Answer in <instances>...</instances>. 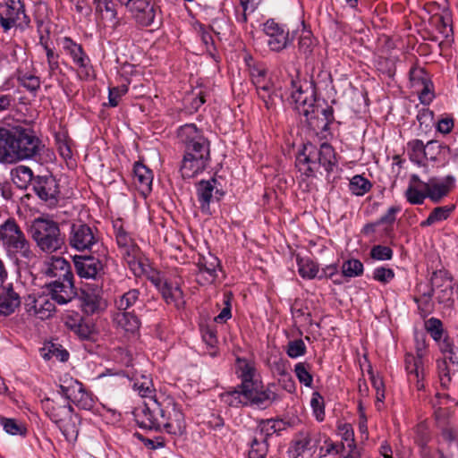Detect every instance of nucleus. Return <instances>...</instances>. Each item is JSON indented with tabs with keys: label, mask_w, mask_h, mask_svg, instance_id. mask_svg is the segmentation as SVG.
Wrapping results in <instances>:
<instances>
[{
	"label": "nucleus",
	"mask_w": 458,
	"mask_h": 458,
	"mask_svg": "<svg viewBox=\"0 0 458 458\" xmlns=\"http://www.w3.org/2000/svg\"><path fill=\"white\" fill-rule=\"evenodd\" d=\"M54 153L46 148L30 127L0 128V163L16 164L33 159L43 162L44 157L52 158Z\"/></svg>",
	"instance_id": "1"
},
{
	"label": "nucleus",
	"mask_w": 458,
	"mask_h": 458,
	"mask_svg": "<svg viewBox=\"0 0 458 458\" xmlns=\"http://www.w3.org/2000/svg\"><path fill=\"white\" fill-rule=\"evenodd\" d=\"M177 138L183 148L181 174L183 179L194 178L209 165L210 141L194 123L180 126Z\"/></svg>",
	"instance_id": "2"
},
{
	"label": "nucleus",
	"mask_w": 458,
	"mask_h": 458,
	"mask_svg": "<svg viewBox=\"0 0 458 458\" xmlns=\"http://www.w3.org/2000/svg\"><path fill=\"white\" fill-rule=\"evenodd\" d=\"M291 103L294 110L305 118L314 130L327 131L334 121L331 106L321 108L316 98L315 88L308 81L292 80Z\"/></svg>",
	"instance_id": "3"
},
{
	"label": "nucleus",
	"mask_w": 458,
	"mask_h": 458,
	"mask_svg": "<svg viewBox=\"0 0 458 458\" xmlns=\"http://www.w3.org/2000/svg\"><path fill=\"white\" fill-rule=\"evenodd\" d=\"M0 244L6 256L18 266H28L36 259L30 241L14 218L0 225Z\"/></svg>",
	"instance_id": "4"
},
{
	"label": "nucleus",
	"mask_w": 458,
	"mask_h": 458,
	"mask_svg": "<svg viewBox=\"0 0 458 458\" xmlns=\"http://www.w3.org/2000/svg\"><path fill=\"white\" fill-rule=\"evenodd\" d=\"M221 400L229 406H253L259 409H267L275 402L280 400L276 391V386L268 384L266 387L260 381L247 385L244 389L232 388L220 394Z\"/></svg>",
	"instance_id": "5"
},
{
	"label": "nucleus",
	"mask_w": 458,
	"mask_h": 458,
	"mask_svg": "<svg viewBox=\"0 0 458 458\" xmlns=\"http://www.w3.org/2000/svg\"><path fill=\"white\" fill-rule=\"evenodd\" d=\"M336 164L335 149L328 143H322L319 148L312 145L305 146L295 161L298 171L305 177H315L319 167H323L329 174Z\"/></svg>",
	"instance_id": "6"
},
{
	"label": "nucleus",
	"mask_w": 458,
	"mask_h": 458,
	"mask_svg": "<svg viewBox=\"0 0 458 458\" xmlns=\"http://www.w3.org/2000/svg\"><path fill=\"white\" fill-rule=\"evenodd\" d=\"M28 231L36 246L44 253L52 254L64 245V235L59 224L48 216L33 219Z\"/></svg>",
	"instance_id": "7"
},
{
	"label": "nucleus",
	"mask_w": 458,
	"mask_h": 458,
	"mask_svg": "<svg viewBox=\"0 0 458 458\" xmlns=\"http://www.w3.org/2000/svg\"><path fill=\"white\" fill-rule=\"evenodd\" d=\"M100 241V232L96 226L81 221L71 225L68 242L72 249L78 251L92 250L99 245Z\"/></svg>",
	"instance_id": "8"
},
{
	"label": "nucleus",
	"mask_w": 458,
	"mask_h": 458,
	"mask_svg": "<svg viewBox=\"0 0 458 458\" xmlns=\"http://www.w3.org/2000/svg\"><path fill=\"white\" fill-rule=\"evenodd\" d=\"M58 392L79 409L90 411L95 406L92 394L85 389L82 383L72 377L64 379Z\"/></svg>",
	"instance_id": "9"
},
{
	"label": "nucleus",
	"mask_w": 458,
	"mask_h": 458,
	"mask_svg": "<svg viewBox=\"0 0 458 458\" xmlns=\"http://www.w3.org/2000/svg\"><path fill=\"white\" fill-rule=\"evenodd\" d=\"M162 412H164L163 401L159 402L157 398H150L144 402L143 406L136 409L135 420L140 428L160 432Z\"/></svg>",
	"instance_id": "10"
},
{
	"label": "nucleus",
	"mask_w": 458,
	"mask_h": 458,
	"mask_svg": "<svg viewBox=\"0 0 458 458\" xmlns=\"http://www.w3.org/2000/svg\"><path fill=\"white\" fill-rule=\"evenodd\" d=\"M73 264L77 275L81 278L98 281L105 276L106 256L102 255H75Z\"/></svg>",
	"instance_id": "11"
},
{
	"label": "nucleus",
	"mask_w": 458,
	"mask_h": 458,
	"mask_svg": "<svg viewBox=\"0 0 458 458\" xmlns=\"http://www.w3.org/2000/svg\"><path fill=\"white\" fill-rule=\"evenodd\" d=\"M64 53L72 58L73 64L77 67V73L81 80H89L93 76V68L88 55L83 50L81 45L76 43L70 37H64L61 39Z\"/></svg>",
	"instance_id": "12"
},
{
	"label": "nucleus",
	"mask_w": 458,
	"mask_h": 458,
	"mask_svg": "<svg viewBox=\"0 0 458 458\" xmlns=\"http://www.w3.org/2000/svg\"><path fill=\"white\" fill-rule=\"evenodd\" d=\"M163 411L162 419H160L161 431L165 429L171 435H182L185 430L184 415L173 398H164Z\"/></svg>",
	"instance_id": "13"
},
{
	"label": "nucleus",
	"mask_w": 458,
	"mask_h": 458,
	"mask_svg": "<svg viewBox=\"0 0 458 458\" xmlns=\"http://www.w3.org/2000/svg\"><path fill=\"white\" fill-rule=\"evenodd\" d=\"M29 22L30 19L21 0H0V25L4 31Z\"/></svg>",
	"instance_id": "14"
},
{
	"label": "nucleus",
	"mask_w": 458,
	"mask_h": 458,
	"mask_svg": "<svg viewBox=\"0 0 458 458\" xmlns=\"http://www.w3.org/2000/svg\"><path fill=\"white\" fill-rule=\"evenodd\" d=\"M411 182L419 183L428 192V198L434 203L440 202L454 187L455 179L447 175L444 179L430 178L428 182H422L417 174L411 177Z\"/></svg>",
	"instance_id": "15"
},
{
	"label": "nucleus",
	"mask_w": 458,
	"mask_h": 458,
	"mask_svg": "<svg viewBox=\"0 0 458 458\" xmlns=\"http://www.w3.org/2000/svg\"><path fill=\"white\" fill-rule=\"evenodd\" d=\"M33 190L38 197L49 206L57 204L60 193L59 184L53 175L36 176L33 181Z\"/></svg>",
	"instance_id": "16"
},
{
	"label": "nucleus",
	"mask_w": 458,
	"mask_h": 458,
	"mask_svg": "<svg viewBox=\"0 0 458 458\" xmlns=\"http://www.w3.org/2000/svg\"><path fill=\"white\" fill-rule=\"evenodd\" d=\"M263 31L268 37L267 45L272 51L280 52L292 43L289 30L273 19H269L264 23Z\"/></svg>",
	"instance_id": "17"
},
{
	"label": "nucleus",
	"mask_w": 458,
	"mask_h": 458,
	"mask_svg": "<svg viewBox=\"0 0 458 458\" xmlns=\"http://www.w3.org/2000/svg\"><path fill=\"white\" fill-rule=\"evenodd\" d=\"M197 267L196 281L200 285H208L216 281L220 261L215 255L208 252L206 255H199Z\"/></svg>",
	"instance_id": "18"
},
{
	"label": "nucleus",
	"mask_w": 458,
	"mask_h": 458,
	"mask_svg": "<svg viewBox=\"0 0 458 458\" xmlns=\"http://www.w3.org/2000/svg\"><path fill=\"white\" fill-rule=\"evenodd\" d=\"M25 310L31 315L35 316L39 319H47L53 316L55 311V306L47 296L38 295H29L25 300Z\"/></svg>",
	"instance_id": "19"
},
{
	"label": "nucleus",
	"mask_w": 458,
	"mask_h": 458,
	"mask_svg": "<svg viewBox=\"0 0 458 458\" xmlns=\"http://www.w3.org/2000/svg\"><path fill=\"white\" fill-rule=\"evenodd\" d=\"M47 286L52 300L61 305L71 301L76 294L72 279L55 280L49 283Z\"/></svg>",
	"instance_id": "20"
},
{
	"label": "nucleus",
	"mask_w": 458,
	"mask_h": 458,
	"mask_svg": "<svg viewBox=\"0 0 458 458\" xmlns=\"http://www.w3.org/2000/svg\"><path fill=\"white\" fill-rule=\"evenodd\" d=\"M45 274L55 280L73 279L70 263L62 257H51L46 262Z\"/></svg>",
	"instance_id": "21"
},
{
	"label": "nucleus",
	"mask_w": 458,
	"mask_h": 458,
	"mask_svg": "<svg viewBox=\"0 0 458 458\" xmlns=\"http://www.w3.org/2000/svg\"><path fill=\"white\" fill-rule=\"evenodd\" d=\"M113 322L117 328L130 335L137 334L141 326L136 310H132L131 312H114Z\"/></svg>",
	"instance_id": "22"
},
{
	"label": "nucleus",
	"mask_w": 458,
	"mask_h": 458,
	"mask_svg": "<svg viewBox=\"0 0 458 458\" xmlns=\"http://www.w3.org/2000/svg\"><path fill=\"white\" fill-rule=\"evenodd\" d=\"M129 12L137 23L143 27L151 25L156 16L154 5L147 0H134Z\"/></svg>",
	"instance_id": "23"
},
{
	"label": "nucleus",
	"mask_w": 458,
	"mask_h": 458,
	"mask_svg": "<svg viewBox=\"0 0 458 458\" xmlns=\"http://www.w3.org/2000/svg\"><path fill=\"white\" fill-rule=\"evenodd\" d=\"M133 180L138 190L144 195L148 194L152 189V171L140 162L133 166Z\"/></svg>",
	"instance_id": "24"
},
{
	"label": "nucleus",
	"mask_w": 458,
	"mask_h": 458,
	"mask_svg": "<svg viewBox=\"0 0 458 458\" xmlns=\"http://www.w3.org/2000/svg\"><path fill=\"white\" fill-rule=\"evenodd\" d=\"M21 305V297L16 293L12 284L4 287L0 293V316H9L13 314Z\"/></svg>",
	"instance_id": "25"
},
{
	"label": "nucleus",
	"mask_w": 458,
	"mask_h": 458,
	"mask_svg": "<svg viewBox=\"0 0 458 458\" xmlns=\"http://www.w3.org/2000/svg\"><path fill=\"white\" fill-rule=\"evenodd\" d=\"M411 80L413 86H422L420 92V100L423 105H428L433 99V94L430 91L431 82L427 78V73L421 68H412L410 71Z\"/></svg>",
	"instance_id": "26"
},
{
	"label": "nucleus",
	"mask_w": 458,
	"mask_h": 458,
	"mask_svg": "<svg viewBox=\"0 0 458 458\" xmlns=\"http://www.w3.org/2000/svg\"><path fill=\"white\" fill-rule=\"evenodd\" d=\"M140 291L138 289H131L128 292L117 296L114 300V307L116 311L131 312L132 310H141L139 305Z\"/></svg>",
	"instance_id": "27"
},
{
	"label": "nucleus",
	"mask_w": 458,
	"mask_h": 458,
	"mask_svg": "<svg viewBox=\"0 0 458 458\" xmlns=\"http://www.w3.org/2000/svg\"><path fill=\"white\" fill-rule=\"evenodd\" d=\"M216 183V179L208 181L202 180L197 184V196L202 212L210 213V202L213 198V191Z\"/></svg>",
	"instance_id": "28"
},
{
	"label": "nucleus",
	"mask_w": 458,
	"mask_h": 458,
	"mask_svg": "<svg viewBox=\"0 0 458 458\" xmlns=\"http://www.w3.org/2000/svg\"><path fill=\"white\" fill-rule=\"evenodd\" d=\"M236 373L242 380L241 385L236 387L239 390L244 389L247 385L258 381V379H255L256 369L254 363L246 359H236Z\"/></svg>",
	"instance_id": "29"
},
{
	"label": "nucleus",
	"mask_w": 458,
	"mask_h": 458,
	"mask_svg": "<svg viewBox=\"0 0 458 458\" xmlns=\"http://www.w3.org/2000/svg\"><path fill=\"white\" fill-rule=\"evenodd\" d=\"M158 287L166 303L174 304L177 308L183 303V293L179 286H174L167 281H164L160 282Z\"/></svg>",
	"instance_id": "30"
},
{
	"label": "nucleus",
	"mask_w": 458,
	"mask_h": 458,
	"mask_svg": "<svg viewBox=\"0 0 458 458\" xmlns=\"http://www.w3.org/2000/svg\"><path fill=\"white\" fill-rule=\"evenodd\" d=\"M34 178L32 170L26 165H18L11 171L12 181L20 189H26Z\"/></svg>",
	"instance_id": "31"
},
{
	"label": "nucleus",
	"mask_w": 458,
	"mask_h": 458,
	"mask_svg": "<svg viewBox=\"0 0 458 458\" xmlns=\"http://www.w3.org/2000/svg\"><path fill=\"white\" fill-rule=\"evenodd\" d=\"M262 86L260 89L257 90L259 98L263 101L267 110H274L276 102L281 98L280 95L274 89L272 83Z\"/></svg>",
	"instance_id": "32"
},
{
	"label": "nucleus",
	"mask_w": 458,
	"mask_h": 458,
	"mask_svg": "<svg viewBox=\"0 0 458 458\" xmlns=\"http://www.w3.org/2000/svg\"><path fill=\"white\" fill-rule=\"evenodd\" d=\"M298 272L304 279L318 277L319 273L318 265L310 259L297 257Z\"/></svg>",
	"instance_id": "33"
},
{
	"label": "nucleus",
	"mask_w": 458,
	"mask_h": 458,
	"mask_svg": "<svg viewBox=\"0 0 458 458\" xmlns=\"http://www.w3.org/2000/svg\"><path fill=\"white\" fill-rule=\"evenodd\" d=\"M454 209V206H443L435 208L430 212L428 218L420 223V226H430L436 223L447 219Z\"/></svg>",
	"instance_id": "34"
},
{
	"label": "nucleus",
	"mask_w": 458,
	"mask_h": 458,
	"mask_svg": "<svg viewBox=\"0 0 458 458\" xmlns=\"http://www.w3.org/2000/svg\"><path fill=\"white\" fill-rule=\"evenodd\" d=\"M436 397L439 399V401L437 403H434L435 408V418L439 427H445L448 423V418L451 414V411L448 408H443L441 407L442 404H444V400L448 401L450 399V396L448 394H437Z\"/></svg>",
	"instance_id": "35"
},
{
	"label": "nucleus",
	"mask_w": 458,
	"mask_h": 458,
	"mask_svg": "<svg viewBox=\"0 0 458 458\" xmlns=\"http://www.w3.org/2000/svg\"><path fill=\"white\" fill-rule=\"evenodd\" d=\"M284 428V422L280 420H265L259 424V432L257 436L264 437L267 441V437Z\"/></svg>",
	"instance_id": "36"
},
{
	"label": "nucleus",
	"mask_w": 458,
	"mask_h": 458,
	"mask_svg": "<svg viewBox=\"0 0 458 458\" xmlns=\"http://www.w3.org/2000/svg\"><path fill=\"white\" fill-rule=\"evenodd\" d=\"M132 388L138 393L139 395L144 398H156L153 394L155 389L153 388L152 380L144 375L140 376V378H136L132 384Z\"/></svg>",
	"instance_id": "37"
},
{
	"label": "nucleus",
	"mask_w": 458,
	"mask_h": 458,
	"mask_svg": "<svg viewBox=\"0 0 458 458\" xmlns=\"http://www.w3.org/2000/svg\"><path fill=\"white\" fill-rule=\"evenodd\" d=\"M405 197L409 203L421 205L428 198V192L419 183L411 182V184L405 191Z\"/></svg>",
	"instance_id": "38"
},
{
	"label": "nucleus",
	"mask_w": 458,
	"mask_h": 458,
	"mask_svg": "<svg viewBox=\"0 0 458 458\" xmlns=\"http://www.w3.org/2000/svg\"><path fill=\"white\" fill-rule=\"evenodd\" d=\"M433 289H428L427 292H422L420 295L413 298L414 301L418 304L420 314L425 317L431 313L433 310Z\"/></svg>",
	"instance_id": "39"
},
{
	"label": "nucleus",
	"mask_w": 458,
	"mask_h": 458,
	"mask_svg": "<svg viewBox=\"0 0 458 458\" xmlns=\"http://www.w3.org/2000/svg\"><path fill=\"white\" fill-rule=\"evenodd\" d=\"M96 11L102 13V18L107 20L112 28L115 29L120 25L113 1L96 6Z\"/></svg>",
	"instance_id": "40"
},
{
	"label": "nucleus",
	"mask_w": 458,
	"mask_h": 458,
	"mask_svg": "<svg viewBox=\"0 0 458 458\" xmlns=\"http://www.w3.org/2000/svg\"><path fill=\"white\" fill-rule=\"evenodd\" d=\"M17 80L22 87L31 93H36L40 88V79L34 74L18 71Z\"/></svg>",
	"instance_id": "41"
},
{
	"label": "nucleus",
	"mask_w": 458,
	"mask_h": 458,
	"mask_svg": "<svg viewBox=\"0 0 458 458\" xmlns=\"http://www.w3.org/2000/svg\"><path fill=\"white\" fill-rule=\"evenodd\" d=\"M338 432L342 439L347 443L348 447L351 449V454H348L350 458H359L358 454L354 452V433L351 424L344 423L338 426Z\"/></svg>",
	"instance_id": "42"
},
{
	"label": "nucleus",
	"mask_w": 458,
	"mask_h": 458,
	"mask_svg": "<svg viewBox=\"0 0 458 458\" xmlns=\"http://www.w3.org/2000/svg\"><path fill=\"white\" fill-rule=\"evenodd\" d=\"M267 451V441L264 437L255 436L250 444L249 458H266Z\"/></svg>",
	"instance_id": "43"
},
{
	"label": "nucleus",
	"mask_w": 458,
	"mask_h": 458,
	"mask_svg": "<svg viewBox=\"0 0 458 458\" xmlns=\"http://www.w3.org/2000/svg\"><path fill=\"white\" fill-rule=\"evenodd\" d=\"M310 437L308 434H301L295 438L289 448L290 456L296 458L301 455L310 446Z\"/></svg>",
	"instance_id": "44"
},
{
	"label": "nucleus",
	"mask_w": 458,
	"mask_h": 458,
	"mask_svg": "<svg viewBox=\"0 0 458 458\" xmlns=\"http://www.w3.org/2000/svg\"><path fill=\"white\" fill-rule=\"evenodd\" d=\"M434 294H436L438 303L443 304L445 307H451L454 303V284H449L447 282L443 287L435 289Z\"/></svg>",
	"instance_id": "45"
},
{
	"label": "nucleus",
	"mask_w": 458,
	"mask_h": 458,
	"mask_svg": "<svg viewBox=\"0 0 458 458\" xmlns=\"http://www.w3.org/2000/svg\"><path fill=\"white\" fill-rule=\"evenodd\" d=\"M371 187V182L361 175L353 176L349 183L350 191L357 196H363Z\"/></svg>",
	"instance_id": "46"
},
{
	"label": "nucleus",
	"mask_w": 458,
	"mask_h": 458,
	"mask_svg": "<svg viewBox=\"0 0 458 458\" xmlns=\"http://www.w3.org/2000/svg\"><path fill=\"white\" fill-rule=\"evenodd\" d=\"M364 267L360 260L351 259L342 265V274L345 277H356L363 274Z\"/></svg>",
	"instance_id": "47"
},
{
	"label": "nucleus",
	"mask_w": 458,
	"mask_h": 458,
	"mask_svg": "<svg viewBox=\"0 0 458 458\" xmlns=\"http://www.w3.org/2000/svg\"><path fill=\"white\" fill-rule=\"evenodd\" d=\"M263 0H240L242 12L241 13L236 10V20L238 22L246 23L248 14L252 13Z\"/></svg>",
	"instance_id": "48"
},
{
	"label": "nucleus",
	"mask_w": 458,
	"mask_h": 458,
	"mask_svg": "<svg viewBox=\"0 0 458 458\" xmlns=\"http://www.w3.org/2000/svg\"><path fill=\"white\" fill-rule=\"evenodd\" d=\"M411 152L410 154L412 162L421 164L426 160L425 145L420 140H413L408 143Z\"/></svg>",
	"instance_id": "49"
},
{
	"label": "nucleus",
	"mask_w": 458,
	"mask_h": 458,
	"mask_svg": "<svg viewBox=\"0 0 458 458\" xmlns=\"http://www.w3.org/2000/svg\"><path fill=\"white\" fill-rule=\"evenodd\" d=\"M436 26L445 38H448L452 34V18L448 10H445L443 14L436 17Z\"/></svg>",
	"instance_id": "50"
},
{
	"label": "nucleus",
	"mask_w": 458,
	"mask_h": 458,
	"mask_svg": "<svg viewBox=\"0 0 458 458\" xmlns=\"http://www.w3.org/2000/svg\"><path fill=\"white\" fill-rule=\"evenodd\" d=\"M453 284V278L446 270L439 269L434 271L430 277V289H438L445 285L446 283Z\"/></svg>",
	"instance_id": "51"
},
{
	"label": "nucleus",
	"mask_w": 458,
	"mask_h": 458,
	"mask_svg": "<svg viewBox=\"0 0 458 458\" xmlns=\"http://www.w3.org/2000/svg\"><path fill=\"white\" fill-rule=\"evenodd\" d=\"M294 373L298 380L306 386H311L313 377L310 372V365L304 362H299L294 367Z\"/></svg>",
	"instance_id": "52"
},
{
	"label": "nucleus",
	"mask_w": 458,
	"mask_h": 458,
	"mask_svg": "<svg viewBox=\"0 0 458 458\" xmlns=\"http://www.w3.org/2000/svg\"><path fill=\"white\" fill-rule=\"evenodd\" d=\"M310 406L317 420L325 419V403L323 396L318 392H314L310 400Z\"/></svg>",
	"instance_id": "53"
},
{
	"label": "nucleus",
	"mask_w": 458,
	"mask_h": 458,
	"mask_svg": "<svg viewBox=\"0 0 458 458\" xmlns=\"http://www.w3.org/2000/svg\"><path fill=\"white\" fill-rule=\"evenodd\" d=\"M95 326L89 318H83L82 321L79 324L78 327L73 332L82 340L90 339L95 334Z\"/></svg>",
	"instance_id": "54"
},
{
	"label": "nucleus",
	"mask_w": 458,
	"mask_h": 458,
	"mask_svg": "<svg viewBox=\"0 0 458 458\" xmlns=\"http://www.w3.org/2000/svg\"><path fill=\"white\" fill-rule=\"evenodd\" d=\"M250 76L256 90L260 89L262 86L270 84L271 82L266 79L267 70L262 66H254L250 69Z\"/></svg>",
	"instance_id": "55"
},
{
	"label": "nucleus",
	"mask_w": 458,
	"mask_h": 458,
	"mask_svg": "<svg viewBox=\"0 0 458 458\" xmlns=\"http://www.w3.org/2000/svg\"><path fill=\"white\" fill-rule=\"evenodd\" d=\"M425 327L435 341H440L443 336V324L440 319L431 318L425 322Z\"/></svg>",
	"instance_id": "56"
},
{
	"label": "nucleus",
	"mask_w": 458,
	"mask_h": 458,
	"mask_svg": "<svg viewBox=\"0 0 458 458\" xmlns=\"http://www.w3.org/2000/svg\"><path fill=\"white\" fill-rule=\"evenodd\" d=\"M0 424L11 435H23L26 432V428L13 419L1 418Z\"/></svg>",
	"instance_id": "57"
},
{
	"label": "nucleus",
	"mask_w": 458,
	"mask_h": 458,
	"mask_svg": "<svg viewBox=\"0 0 458 458\" xmlns=\"http://www.w3.org/2000/svg\"><path fill=\"white\" fill-rule=\"evenodd\" d=\"M393 254L392 249L385 245H375L370 250V257L376 260H390Z\"/></svg>",
	"instance_id": "58"
},
{
	"label": "nucleus",
	"mask_w": 458,
	"mask_h": 458,
	"mask_svg": "<svg viewBox=\"0 0 458 458\" xmlns=\"http://www.w3.org/2000/svg\"><path fill=\"white\" fill-rule=\"evenodd\" d=\"M437 367L440 385L443 388H447L451 383L450 369L447 366L445 360H437Z\"/></svg>",
	"instance_id": "59"
},
{
	"label": "nucleus",
	"mask_w": 458,
	"mask_h": 458,
	"mask_svg": "<svg viewBox=\"0 0 458 458\" xmlns=\"http://www.w3.org/2000/svg\"><path fill=\"white\" fill-rule=\"evenodd\" d=\"M373 279L381 284H386L394 277V272L392 268L379 267L373 271Z\"/></svg>",
	"instance_id": "60"
},
{
	"label": "nucleus",
	"mask_w": 458,
	"mask_h": 458,
	"mask_svg": "<svg viewBox=\"0 0 458 458\" xmlns=\"http://www.w3.org/2000/svg\"><path fill=\"white\" fill-rule=\"evenodd\" d=\"M306 352V345L301 339L289 342L286 353L290 358H298Z\"/></svg>",
	"instance_id": "61"
},
{
	"label": "nucleus",
	"mask_w": 458,
	"mask_h": 458,
	"mask_svg": "<svg viewBox=\"0 0 458 458\" xmlns=\"http://www.w3.org/2000/svg\"><path fill=\"white\" fill-rule=\"evenodd\" d=\"M23 48L13 44L9 43L4 47V58L8 63H16L19 60V55H23Z\"/></svg>",
	"instance_id": "62"
},
{
	"label": "nucleus",
	"mask_w": 458,
	"mask_h": 458,
	"mask_svg": "<svg viewBox=\"0 0 458 458\" xmlns=\"http://www.w3.org/2000/svg\"><path fill=\"white\" fill-rule=\"evenodd\" d=\"M127 91L128 87L126 85L110 88L108 93L109 106L113 107L116 106L119 103V99L121 98V97L125 95Z\"/></svg>",
	"instance_id": "63"
},
{
	"label": "nucleus",
	"mask_w": 458,
	"mask_h": 458,
	"mask_svg": "<svg viewBox=\"0 0 458 458\" xmlns=\"http://www.w3.org/2000/svg\"><path fill=\"white\" fill-rule=\"evenodd\" d=\"M292 314L294 318H303L308 323L311 322V314L308 308L300 301H295L292 306Z\"/></svg>",
	"instance_id": "64"
}]
</instances>
